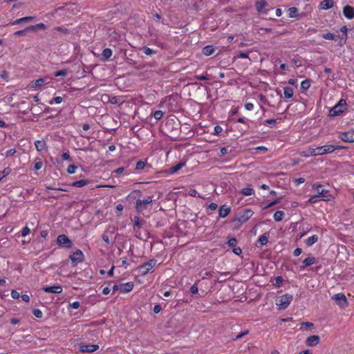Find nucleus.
Wrapping results in <instances>:
<instances>
[{
	"mask_svg": "<svg viewBox=\"0 0 354 354\" xmlns=\"http://www.w3.org/2000/svg\"><path fill=\"white\" fill-rule=\"evenodd\" d=\"M214 52H215V48H214L213 46H210V45L206 46L204 48H203V49H202V53L205 56H209V55L214 54Z\"/></svg>",
	"mask_w": 354,
	"mask_h": 354,
	"instance_id": "obj_18",
	"label": "nucleus"
},
{
	"mask_svg": "<svg viewBox=\"0 0 354 354\" xmlns=\"http://www.w3.org/2000/svg\"><path fill=\"white\" fill-rule=\"evenodd\" d=\"M317 241H318V236L316 234H314V235L310 236L308 239H307L305 241V243L307 246L310 247L313 245H314Z\"/></svg>",
	"mask_w": 354,
	"mask_h": 354,
	"instance_id": "obj_21",
	"label": "nucleus"
},
{
	"mask_svg": "<svg viewBox=\"0 0 354 354\" xmlns=\"http://www.w3.org/2000/svg\"><path fill=\"white\" fill-rule=\"evenodd\" d=\"M153 118L156 120H160L162 115H163V112L160 110H158V111H156L153 114Z\"/></svg>",
	"mask_w": 354,
	"mask_h": 354,
	"instance_id": "obj_41",
	"label": "nucleus"
},
{
	"mask_svg": "<svg viewBox=\"0 0 354 354\" xmlns=\"http://www.w3.org/2000/svg\"><path fill=\"white\" fill-rule=\"evenodd\" d=\"M33 18H34L33 17H22V18L16 19L15 21H13L12 23V24L15 25V24H19L24 23V22H28V21H32L33 19Z\"/></svg>",
	"mask_w": 354,
	"mask_h": 354,
	"instance_id": "obj_29",
	"label": "nucleus"
},
{
	"mask_svg": "<svg viewBox=\"0 0 354 354\" xmlns=\"http://www.w3.org/2000/svg\"><path fill=\"white\" fill-rule=\"evenodd\" d=\"M346 109V102L341 99L329 111L330 116H337L342 114Z\"/></svg>",
	"mask_w": 354,
	"mask_h": 354,
	"instance_id": "obj_3",
	"label": "nucleus"
},
{
	"mask_svg": "<svg viewBox=\"0 0 354 354\" xmlns=\"http://www.w3.org/2000/svg\"><path fill=\"white\" fill-rule=\"evenodd\" d=\"M77 169V167L75 165H70L68 167H67V172L68 174H75V171Z\"/></svg>",
	"mask_w": 354,
	"mask_h": 354,
	"instance_id": "obj_42",
	"label": "nucleus"
},
{
	"mask_svg": "<svg viewBox=\"0 0 354 354\" xmlns=\"http://www.w3.org/2000/svg\"><path fill=\"white\" fill-rule=\"evenodd\" d=\"M235 57L243 58V59H245V58L249 59L248 53H244V52H239Z\"/></svg>",
	"mask_w": 354,
	"mask_h": 354,
	"instance_id": "obj_45",
	"label": "nucleus"
},
{
	"mask_svg": "<svg viewBox=\"0 0 354 354\" xmlns=\"http://www.w3.org/2000/svg\"><path fill=\"white\" fill-rule=\"evenodd\" d=\"M70 307L73 309H77L80 307V302L74 301L69 304Z\"/></svg>",
	"mask_w": 354,
	"mask_h": 354,
	"instance_id": "obj_60",
	"label": "nucleus"
},
{
	"mask_svg": "<svg viewBox=\"0 0 354 354\" xmlns=\"http://www.w3.org/2000/svg\"><path fill=\"white\" fill-rule=\"evenodd\" d=\"M142 50L143 51V53L147 55H153L154 53H156V51L153 50V49L147 47V46H144L142 48Z\"/></svg>",
	"mask_w": 354,
	"mask_h": 354,
	"instance_id": "obj_37",
	"label": "nucleus"
},
{
	"mask_svg": "<svg viewBox=\"0 0 354 354\" xmlns=\"http://www.w3.org/2000/svg\"><path fill=\"white\" fill-rule=\"evenodd\" d=\"M334 5L333 0H323L319 3V7L322 10H328Z\"/></svg>",
	"mask_w": 354,
	"mask_h": 354,
	"instance_id": "obj_17",
	"label": "nucleus"
},
{
	"mask_svg": "<svg viewBox=\"0 0 354 354\" xmlns=\"http://www.w3.org/2000/svg\"><path fill=\"white\" fill-rule=\"evenodd\" d=\"M301 252H302V250L299 248H297L293 251V255L295 257H298L301 254Z\"/></svg>",
	"mask_w": 354,
	"mask_h": 354,
	"instance_id": "obj_62",
	"label": "nucleus"
},
{
	"mask_svg": "<svg viewBox=\"0 0 354 354\" xmlns=\"http://www.w3.org/2000/svg\"><path fill=\"white\" fill-rule=\"evenodd\" d=\"M314 187L317 190V194L319 196H320V198L322 201H329L331 198H333V196L329 194L328 190L324 189H320L322 187L320 185H318L316 187L314 185Z\"/></svg>",
	"mask_w": 354,
	"mask_h": 354,
	"instance_id": "obj_11",
	"label": "nucleus"
},
{
	"mask_svg": "<svg viewBox=\"0 0 354 354\" xmlns=\"http://www.w3.org/2000/svg\"><path fill=\"white\" fill-rule=\"evenodd\" d=\"M42 290L46 292L55 294H60L62 292V288L61 286H44Z\"/></svg>",
	"mask_w": 354,
	"mask_h": 354,
	"instance_id": "obj_14",
	"label": "nucleus"
},
{
	"mask_svg": "<svg viewBox=\"0 0 354 354\" xmlns=\"http://www.w3.org/2000/svg\"><path fill=\"white\" fill-rule=\"evenodd\" d=\"M145 167V162L142 160L138 161L136 163V168L138 170L142 169H144Z\"/></svg>",
	"mask_w": 354,
	"mask_h": 354,
	"instance_id": "obj_43",
	"label": "nucleus"
},
{
	"mask_svg": "<svg viewBox=\"0 0 354 354\" xmlns=\"http://www.w3.org/2000/svg\"><path fill=\"white\" fill-rule=\"evenodd\" d=\"M316 262V259L313 257H309L303 261V263L305 266H310L313 265Z\"/></svg>",
	"mask_w": 354,
	"mask_h": 354,
	"instance_id": "obj_30",
	"label": "nucleus"
},
{
	"mask_svg": "<svg viewBox=\"0 0 354 354\" xmlns=\"http://www.w3.org/2000/svg\"><path fill=\"white\" fill-rule=\"evenodd\" d=\"M62 97L60 96L55 97L53 100L50 101V104H53V102L56 104H60L62 102Z\"/></svg>",
	"mask_w": 354,
	"mask_h": 354,
	"instance_id": "obj_49",
	"label": "nucleus"
},
{
	"mask_svg": "<svg viewBox=\"0 0 354 354\" xmlns=\"http://www.w3.org/2000/svg\"><path fill=\"white\" fill-rule=\"evenodd\" d=\"M57 243L59 246L65 248H71L73 242L65 234H60L57 237Z\"/></svg>",
	"mask_w": 354,
	"mask_h": 354,
	"instance_id": "obj_7",
	"label": "nucleus"
},
{
	"mask_svg": "<svg viewBox=\"0 0 354 354\" xmlns=\"http://www.w3.org/2000/svg\"><path fill=\"white\" fill-rule=\"evenodd\" d=\"M310 86V82L309 80H305L301 82V87L303 90H308Z\"/></svg>",
	"mask_w": 354,
	"mask_h": 354,
	"instance_id": "obj_36",
	"label": "nucleus"
},
{
	"mask_svg": "<svg viewBox=\"0 0 354 354\" xmlns=\"http://www.w3.org/2000/svg\"><path fill=\"white\" fill-rule=\"evenodd\" d=\"M16 152H17L16 149H11L8 150V151L6 152V157H9V156H13Z\"/></svg>",
	"mask_w": 354,
	"mask_h": 354,
	"instance_id": "obj_61",
	"label": "nucleus"
},
{
	"mask_svg": "<svg viewBox=\"0 0 354 354\" xmlns=\"http://www.w3.org/2000/svg\"><path fill=\"white\" fill-rule=\"evenodd\" d=\"M30 233V229L28 227H24L21 231V236H26Z\"/></svg>",
	"mask_w": 354,
	"mask_h": 354,
	"instance_id": "obj_55",
	"label": "nucleus"
},
{
	"mask_svg": "<svg viewBox=\"0 0 354 354\" xmlns=\"http://www.w3.org/2000/svg\"><path fill=\"white\" fill-rule=\"evenodd\" d=\"M27 29H30V31L36 30L37 29L46 30V26L43 23H40V24H37L36 25L28 26Z\"/></svg>",
	"mask_w": 354,
	"mask_h": 354,
	"instance_id": "obj_28",
	"label": "nucleus"
},
{
	"mask_svg": "<svg viewBox=\"0 0 354 354\" xmlns=\"http://www.w3.org/2000/svg\"><path fill=\"white\" fill-rule=\"evenodd\" d=\"M319 340L320 338L318 335H311L306 339V344L308 346H314L319 344Z\"/></svg>",
	"mask_w": 354,
	"mask_h": 354,
	"instance_id": "obj_15",
	"label": "nucleus"
},
{
	"mask_svg": "<svg viewBox=\"0 0 354 354\" xmlns=\"http://www.w3.org/2000/svg\"><path fill=\"white\" fill-rule=\"evenodd\" d=\"M332 299H333L337 305H338L341 308H345L348 305V301L344 294L343 293H337L333 295L332 296Z\"/></svg>",
	"mask_w": 354,
	"mask_h": 354,
	"instance_id": "obj_9",
	"label": "nucleus"
},
{
	"mask_svg": "<svg viewBox=\"0 0 354 354\" xmlns=\"http://www.w3.org/2000/svg\"><path fill=\"white\" fill-rule=\"evenodd\" d=\"M321 36H322V37H323L325 39L336 40L335 36L333 34L330 33V32H327V33L322 34Z\"/></svg>",
	"mask_w": 354,
	"mask_h": 354,
	"instance_id": "obj_38",
	"label": "nucleus"
},
{
	"mask_svg": "<svg viewBox=\"0 0 354 354\" xmlns=\"http://www.w3.org/2000/svg\"><path fill=\"white\" fill-rule=\"evenodd\" d=\"M28 31H30V29H27V27H26L24 30H18V31L15 32V35H16V36H22V35H24L25 32H28Z\"/></svg>",
	"mask_w": 354,
	"mask_h": 354,
	"instance_id": "obj_46",
	"label": "nucleus"
},
{
	"mask_svg": "<svg viewBox=\"0 0 354 354\" xmlns=\"http://www.w3.org/2000/svg\"><path fill=\"white\" fill-rule=\"evenodd\" d=\"M188 194L191 196H193V197H200L198 192L196 190V189H191L189 192H188Z\"/></svg>",
	"mask_w": 354,
	"mask_h": 354,
	"instance_id": "obj_47",
	"label": "nucleus"
},
{
	"mask_svg": "<svg viewBox=\"0 0 354 354\" xmlns=\"http://www.w3.org/2000/svg\"><path fill=\"white\" fill-rule=\"evenodd\" d=\"M315 148L310 147L306 151H302L299 153V155L302 157L308 158L310 156H317V154H314Z\"/></svg>",
	"mask_w": 354,
	"mask_h": 354,
	"instance_id": "obj_19",
	"label": "nucleus"
},
{
	"mask_svg": "<svg viewBox=\"0 0 354 354\" xmlns=\"http://www.w3.org/2000/svg\"><path fill=\"white\" fill-rule=\"evenodd\" d=\"M42 166H43L42 162H41L40 160H39V161H37V162L35 163V165H34V169H35V170H39V169L42 167Z\"/></svg>",
	"mask_w": 354,
	"mask_h": 354,
	"instance_id": "obj_54",
	"label": "nucleus"
},
{
	"mask_svg": "<svg viewBox=\"0 0 354 354\" xmlns=\"http://www.w3.org/2000/svg\"><path fill=\"white\" fill-rule=\"evenodd\" d=\"M346 149L345 147L339 146V145H326L324 146H320L315 148L314 154H317V156H323L328 153H333L336 149Z\"/></svg>",
	"mask_w": 354,
	"mask_h": 354,
	"instance_id": "obj_1",
	"label": "nucleus"
},
{
	"mask_svg": "<svg viewBox=\"0 0 354 354\" xmlns=\"http://www.w3.org/2000/svg\"><path fill=\"white\" fill-rule=\"evenodd\" d=\"M32 313L37 318H41L43 315L41 310L39 309H34Z\"/></svg>",
	"mask_w": 354,
	"mask_h": 354,
	"instance_id": "obj_44",
	"label": "nucleus"
},
{
	"mask_svg": "<svg viewBox=\"0 0 354 354\" xmlns=\"http://www.w3.org/2000/svg\"><path fill=\"white\" fill-rule=\"evenodd\" d=\"M338 138L346 142H354V129H350L348 131L339 132L338 133Z\"/></svg>",
	"mask_w": 354,
	"mask_h": 354,
	"instance_id": "obj_8",
	"label": "nucleus"
},
{
	"mask_svg": "<svg viewBox=\"0 0 354 354\" xmlns=\"http://www.w3.org/2000/svg\"><path fill=\"white\" fill-rule=\"evenodd\" d=\"M153 201L152 196H147V198L141 200L138 199L136 202V209L138 212H142L145 209L148 208V205Z\"/></svg>",
	"mask_w": 354,
	"mask_h": 354,
	"instance_id": "obj_4",
	"label": "nucleus"
},
{
	"mask_svg": "<svg viewBox=\"0 0 354 354\" xmlns=\"http://www.w3.org/2000/svg\"><path fill=\"white\" fill-rule=\"evenodd\" d=\"M267 5L268 3L265 0H258L255 3V7L258 12H261Z\"/></svg>",
	"mask_w": 354,
	"mask_h": 354,
	"instance_id": "obj_20",
	"label": "nucleus"
},
{
	"mask_svg": "<svg viewBox=\"0 0 354 354\" xmlns=\"http://www.w3.org/2000/svg\"><path fill=\"white\" fill-rule=\"evenodd\" d=\"M198 291V287L196 285H193L190 288V292L192 294H197Z\"/></svg>",
	"mask_w": 354,
	"mask_h": 354,
	"instance_id": "obj_63",
	"label": "nucleus"
},
{
	"mask_svg": "<svg viewBox=\"0 0 354 354\" xmlns=\"http://www.w3.org/2000/svg\"><path fill=\"white\" fill-rule=\"evenodd\" d=\"M241 193L244 196H251L254 194V190L250 187H245L241 190Z\"/></svg>",
	"mask_w": 354,
	"mask_h": 354,
	"instance_id": "obj_32",
	"label": "nucleus"
},
{
	"mask_svg": "<svg viewBox=\"0 0 354 354\" xmlns=\"http://www.w3.org/2000/svg\"><path fill=\"white\" fill-rule=\"evenodd\" d=\"M268 241V238L266 234H262L259 237L258 242L260 245H264Z\"/></svg>",
	"mask_w": 354,
	"mask_h": 354,
	"instance_id": "obj_35",
	"label": "nucleus"
},
{
	"mask_svg": "<svg viewBox=\"0 0 354 354\" xmlns=\"http://www.w3.org/2000/svg\"><path fill=\"white\" fill-rule=\"evenodd\" d=\"M264 123L268 125H274L276 124V120L274 119L266 120Z\"/></svg>",
	"mask_w": 354,
	"mask_h": 354,
	"instance_id": "obj_64",
	"label": "nucleus"
},
{
	"mask_svg": "<svg viewBox=\"0 0 354 354\" xmlns=\"http://www.w3.org/2000/svg\"><path fill=\"white\" fill-rule=\"evenodd\" d=\"M35 147L38 151H44L46 147V144L44 140H37L35 142Z\"/></svg>",
	"mask_w": 354,
	"mask_h": 354,
	"instance_id": "obj_23",
	"label": "nucleus"
},
{
	"mask_svg": "<svg viewBox=\"0 0 354 354\" xmlns=\"http://www.w3.org/2000/svg\"><path fill=\"white\" fill-rule=\"evenodd\" d=\"M11 297L13 298V299H18L20 297V294L19 292H18L17 290H12L11 292Z\"/></svg>",
	"mask_w": 354,
	"mask_h": 354,
	"instance_id": "obj_59",
	"label": "nucleus"
},
{
	"mask_svg": "<svg viewBox=\"0 0 354 354\" xmlns=\"http://www.w3.org/2000/svg\"><path fill=\"white\" fill-rule=\"evenodd\" d=\"M102 239L103 241L106 243L107 244H109L110 243V239H109V236L108 234V232H105L103 234H102Z\"/></svg>",
	"mask_w": 354,
	"mask_h": 354,
	"instance_id": "obj_48",
	"label": "nucleus"
},
{
	"mask_svg": "<svg viewBox=\"0 0 354 354\" xmlns=\"http://www.w3.org/2000/svg\"><path fill=\"white\" fill-rule=\"evenodd\" d=\"M230 212V208L223 205L219 209V216L222 218L226 217Z\"/></svg>",
	"mask_w": 354,
	"mask_h": 354,
	"instance_id": "obj_24",
	"label": "nucleus"
},
{
	"mask_svg": "<svg viewBox=\"0 0 354 354\" xmlns=\"http://www.w3.org/2000/svg\"><path fill=\"white\" fill-rule=\"evenodd\" d=\"M222 131H223V128L221 126L216 125L214 127V134L218 135V134L221 133Z\"/></svg>",
	"mask_w": 354,
	"mask_h": 354,
	"instance_id": "obj_50",
	"label": "nucleus"
},
{
	"mask_svg": "<svg viewBox=\"0 0 354 354\" xmlns=\"http://www.w3.org/2000/svg\"><path fill=\"white\" fill-rule=\"evenodd\" d=\"M245 108L248 111H252L254 109V104L251 102H247L245 104Z\"/></svg>",
	"mask_w": 354,
	"mask_h": 354,
	"instance_id": "obj_57",
	"label": "nucleus"
},
{
	"mask_svg": "<svg viewBox=\"0 0 354 354\" xmlns=\"http://www.w3.org/2000/svg\"><path fill=\"white\" fill-rule=\"evenodd\" d=\"M69 258L73 264H77L84 261V255L82 251L78 249L71 254Z\"/></svg>",
	"mask_w": 354,
	"mask_h": 354,
	"instance_id": "obj_10",
	"label": "nucleus"
},
{
	"mask_svg": "<svg viewBox=\"0 0 354 354\" xmlns=\"http://www.w3.org/2000/svg\"><path fill=\"white\" fill-rule=\"evenodd\" d=\"M68 74V71L66 69H63V70H60V71H58L57 72H55L54 73V75L55 77H58V76H66V75Z\"/></svg>",
	"mask_w": 354,
	"mask_h": 354,
	"instance_id": "obj_40",
	"label": "nucleus"
},
{
	"mask_svg": "<svg viewBox=\"0 0 354 354\" xmlns=\"http://www.w3.org/2000/svg\"><path fill=\"white\" fill-rule=\"evenodd\" d=\"M10 172V169L7 167L3 171H0V173H2L1 176L3 178L4 177L7 176Z\"/></svg>",
	"mask_w": 354,
	"mask_h": 354,
	"instance_id": "obj_56",
	"label": "nucleus"
},
{
	"mask_svg": "<svg viewBox=\"0 0 354 354\" xmlns=\"http://www.w3.org/2000/svg\"><path fill=\"white\" fill-rule=\"evenodd\" d=\"M279 201H280V199H279V198L276 199V200H274V201H273L270 202V203H268V204L265 207V208H268V207H272V206H274V205H277V203H279Z\"/></svg>",
	"mask_w": 354,
	"mask_h": 354,
	"instance_id": "obj_53",
	"label": "nucleus"
},
{
	"mask_svg": "<svg viewBox=\"0 0 354 354\" xmlns=\"http://www.w3.org/2000/svg\"><path fill=\"white\" fill-rule=\"evenodd\" d=\"M46 83V79L40 78L32 82L31 88H37L42 86Z\"/></svg>",
	"mask_w": 354,
	"mask_h": 354,
	"instance_id": "obj_22",
	"label": "nucleus"
},
{
	"mask_svg": "<svg viewBox=\"0 0 354 354\" xmlns=\"http://www.w3.org/2000/svg\"><path fill=\"white\" fill-rule=\"evenodd\" d=\"M253 214L252 210L250 209H245L239 214L238 220L241 223H245L252 216Z\"/></svg>",
	"mask_w": 354,
	"mask_h": 354,
	"instance_id": "obj_12",
	"label": "nucleus"
},
{
	"mask_svg": "<svg viewBox=\"0 0 354 354\" xmlns=\"http://www.w3.org/2000/svg\"><path fill=\"white\" fill-rule=\"evenodd\" d=\"M185 163H186L185 162H180L178 164L171 167L170 168V173L171 174L176 173L178 170L182 169L185 165Z\"/></svg>",
	"mask_w": 354,
	"mask_h": 354,
	"instance_id": "obj_27",
	"label": "nucleus"
},
{
	"mask_svg": "<svg viewBox=\"0 0 354 354\" xmlns=\"http://www.w3.org/2000/svg\"><path fill=\"white\" fill-rule=\"evenodd\" d=\"M88 182L89 181L88 180L82 179V180L73 182L71 185L73 187H82L88 185Z\"/></svg>",
	"mask_w": 354,
	"mask_h": 354,
	"instance_id": "obj_26",
	"label": "nucleus"
},
{
	"mask_svg": "<svg viewBox=\"0 0 354 354\" xmlns=\"http://www.w3.org/2000/svg\"><path fill=\"white\" fill-rule=\"evenodd\" d=\"M292 299L293 297L292 295H283L277 299L276 305L279 307V309L285 310L289 306L291 301H292Z\"/></svg>",
	"mask_w": 354,
	"mask_h": 354,
	"instance_id": "obj_2",
	"label": "nucleus"
},
{
	"mask_svg": "<svg viewBox=\"0 0 354 354\" xmlns=\"http://www.w3.org/2000/svg\"><path fill=\"white\" fill-rule=\"evenodd\" d=\"M56 30L66 35L68 33V30L64 27H62V26H59V27H57L56 28Z\"/></svg>",
	"mask_w": 354,
	"mask_h": 354,
	"instance_id": "obj_52",
	"label": "nucleus"
},
{
	"mask_svg": "<svg viewBox=\"0 0 354 354\" xmlns=\"http://www.w3.org/2000/svg\"><path fill=\"white\" fill-rule=\"evenodd\" d=\"M99 348L97 344H82L80 346L82 352L93 353Z\"/></svg>",
	"mask_w": 354,
	"mask_h": 354,
	"instance_id": "obj_13",
	"label": "nucleus"
},
{
	"mask_svg": "<svg viewBox=\"0 0 354 354\" xmlns=\"http://www.w3.org/2000/svg\"><path fill=\"white\" fill-rule=\"evenodd\" d=\"M297 12H298L297 8H295V7L290 8L288 10V15L289 17H291V18L297 17Z\"/></svg>",
	"mask_w": 354,
	"mask_h": 354,
	"instance_id": "obj_34",
	"label": "nucleus"
},
{
	"mask_svg": "<svg viewBox=\"0 0 354 354\" xmlns=\"http://www.w3.org/2000/svg\"><path fill=\"white\" fill-rule=\"evenodd\" d=\"M140 228L141 227V223L140 221V218L138 216L134 217V228L135 227Z\"/></svg>",
	"mask_w": 354,
	"mask_h": 354,
	"instance_id": "obj_51",
	"label": "nucleus"
},
{
	"mask_svg": "<svg viewBox=\"0 0 354 354\" xmlns=\"http://www.w3.org/2000/svg\"><path fill=\"white\" fill-rule=\"evenodd\" d=\"M133 282H127L125 283H121L119 285H114L113 286V291H119L121 293H127L132 290L133 288Z\"/></svg>",
	"mask_w": 354,
	"mask_h": 354,
	"instance_id": "obj_6",
	"label": "nucleus"
},
{
	"mask_svg": "<svg viewBox=\"0 0 354 354\" xmlns=\"http://www.w3.org/2000/svg\"><path fill=\"white\" fill-rule=\"evenodd\" d=\"M319 201H322V200L321 199L320 196H319L318 194L317 195H315V196H311L309 198V200H308V201L310 203H317Z\"/></svg>",
	"mask_w": 354,
	"mask_h": 354,
	"instance_id": "obj_39",
	"label": "nucleus"
},
{
	"mask_svg": "<svg viewBox=\"0 0 354 354\" xmlns=\"http://www.w3.org/2000/svg\"><path fill=\"white\" fill-rule=\"evenodd\" d=\"M102 57L106 60L112 55V50L110 48H105L102 53Z\"/></svg>",
	"mask_w": 354,
	"mask_h": 354,
	"instance_id": "obj_33",
	"label": "nucleus"
},
{
	"mask_svg": "<svg viewBox=\"0 0 354 354\" xmlns=\"http://www.w3.org/2000/svg\"><path fill=\"white\" fill-rule=\"evenodd\" d=\"M228 245L230 247H234L236 245V239L235 238H232L228 241Z\"/></svg>",
	"mask_w": 354,
	"mask_h": 354,
	"instance_id": "obj_58",
	"label": "nucleus"
},
{
	"mask_svg": "<svg viewBox=\"0 0 354 354\" xmlns=\"http://www.w3.org/2000/svg\"><path fill=\"white\" fill-rule=\"evenodd\" d=\"M283 216H284V212L283 211H281V210H279V211H277L274 214V219L275 221H281L283 218Z\"/></svg>",
	"mask_w": 354,
	"mask_h": 354,
	"instance_id": "obj_31",
	"label": "nucleus"
},
{
	"mask_svg": "<svg viewBox=\"0 0 354 354\" xmlns=\"http://www.w3.org/2000/svg\"><path fill=\"white\" fill-rule=\"evenodd\" d=\"M156 263L157 261L156 259H150L138 267V272L141 275H146L156 266Z\"/></svg>",
	"mask_w": 354,
	"mask_h": 354,
	"instance_id": "obj_5",
	"label": "nucleus"
},
{
	"mask_svg": "<svg viewBox=\"0 0 354 354\" xmlns=\"http://www.w3.org/2000/svg\"><path fill=\"white\" fill-rule=\"evenodd\" d=\"M284 97L290 99L293 96V89L289 86H285L283 88Z\"/></svg>",
	"mask_w": 354,
	"mask_h": 354,
	"instance_id": "obj_25",
	"label": "nucleus"
},
{
	"mask_svg": "<svg viewBox=\"0 0 354 354\" xmlns=\"http://www.w3.org/2000/svg\"><path fill=\"white\" fill-rule=\"evenodd\" d=\"M343 14L348 19L354 17V8L350 6H346L343 9Z\"/></svg>",
	"mask_w": 354,
	"mask_h": 354,
	"instance_id": "obj_16",
	"label": "nucleus"
}]
</instances>
